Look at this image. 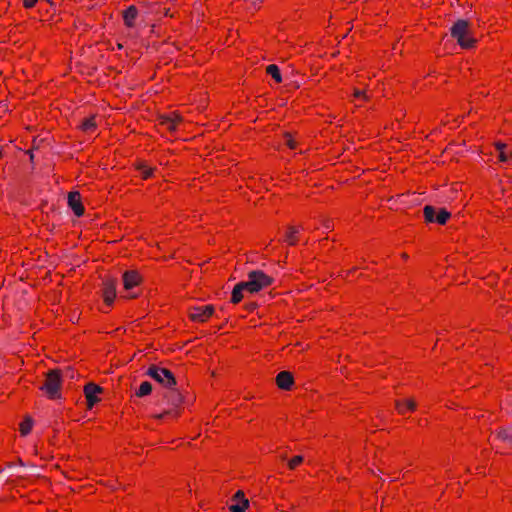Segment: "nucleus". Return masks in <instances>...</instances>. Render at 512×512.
Returning <instances> with one entry per match:
<instances>
[{
	"mask_svg": "<svg viewBox=\"0 0 512 512\" xmlns=\"http://www.w3.org/2000/svg\"><path fill=\"white\" fill-rule=\"evenodd\" d=\"M451 36L463 49H469L474 46L476 39L472 35L470 24L465 20H458L451 27Z\"/></svg>",
	"mask_w": 512,
	"mask_h": 512,
	"instance_id": "nucleus-1",
	"label": "nucleus"
},
{
	"mask_svg": "<svg viewBox=\"0 0 512 512\" xmlns=\"http://www.w3.org/2000/svg\"><path fill=\"white\" fill-rule=\"evenodd\" d=\"M62 379L59 370H50L47 372L45 381L40 389L49 399L60 398Z\"/></svg>",
	"mask_w": 512,
	"mask_h": 512,
	"instance_id": "nucleus-2",
	"label": "nucleus"
},
{
	"mask_svg": "<svg viewBox=\"0 0 512 512\" xmlns=\"http://www.w3.org/2000/svg\"><path fill=\"white\" fill-rule=\"evenodd\" d=\"M247 291L250 293L259 292L272 284V278L262 271H252L248 274L247 281H243Z\"/></svg>",
	"mask_w": 512,
	"mask_h": 512,
	"instance_id": "nucleus-3",
	"label": "nucleus"
},
{
	"mask_svg": "<svg viewBox=\"0 0 512 512\" xmlns=\"http://www.w3.org/2000/svg\"><path fill=\"white\" fill-rule=\"evenodd\" d=\"M147 375L165 387H172L176 383L172 372L166 368L151 366L147 371Z\"/></svg>",
	"mask_w": 512,
	"mask_h": 512,
	"instance_id": "nucleus-4",
	"label": "nucleus"
},
{
	"mask_svg": "<svg viewBox=\"0 0 512 512\" xmlns=\"http://www.w3.org/2000/svg\"><path fill=\"white\" fill-rule=\"evenodd\" d=\"M214 313L213 305H202L191 307L189 310V317L194 322H206Z\"/></svg>",
	"mask_w": 512,
	"mask_h": 512,
	"instance_id": "nucleus-5",
	"label": "nucleus"
},
{
	"mask_svg": "<svg viewBox=\"0 0 512 512\" xmlns=\"http://www.w3.org/2000/svg\"><path fill=\"white\" fill-rule=\"evenodd\" d=\"M182 120V116L178 112L173 111L169 114L162 115L159 124L170 132H174L180 123H182Z\"/></svg>",
	"mask_w": 512,
	"mask_h": 512,
	"instance_id": "nucleus-6",
	"label": "nucleus"
},
{
	"mask_svg": "<svg viewBox=\"0 0 512 512\" xmlns=\"http://www.w3.org/2000/svg\"><path fill=\"white\" fill-rule=\"evenodd\" d=\"M249 507V500L243 491L238 490L231 499L229 510L231 512H246Z\"/></svg>",
	"mask_w": 512,
	"mask_h": 512,
	"instance_id": "nucleus-7",
	"label": "nucleus"
},
{
	"mask_svg": "<svg viewBox=\"0 0 512 512\" xmlns=\"http://www.w3.org/2000/svg\"><path fill=\"white\" fill-rule=\"evenodd\" d=\"M102 392V389L94 384V383H88L84 387V394L87 401V406L89 409H91L96 403L100 401L98 395Z\"/></svg>",
	"mask_w": 512,
	"mask_h": 512,
	"instance_id": "nucleus-8",
	"label": "nucleus"
},
{
	"mask_svg": "<svg viewBox=\"0 0 512 512\" xmlns=\"http://www.w3.org/2000/svg\"><path fill=\"white\" fill-rule=\"evenodd\" d=\"M68 205L76 216L80 217L84 214V206L79 192L74 191L68 194Z\"/></svg>",
	"mask_w": 512,
	"mask_h": 512,
	"instance_id": "nucleus-9",
	"label": "nucleus"
},
{
	"mask_svg": "<svg viewBox=\"0 0 512 512\" xmlns=\"http://www.w3.org/2000/svg\"><path fill=\"white\" fill-rule=\"evenodd\" d=\"M276 384L279 389L289 391L294 385L293 375L289 371H282L276 376Z\"/></svg>",
	"mask_w": 512,
	"mask_h": 512,
	"instance_id": "nucleus-10",
	"label": "nucleus"
},
{
	"mask_svg": "<svg viewBox=\"0 0 512 512\" xmlns=\"http://www.w3.org/2000/svg\"><path fill=\"white\" fill-rule=\"evenodd\" d=\"M102 297L107 306H111L116 298V285L113 281H106L102 289Z\"/></svg>",
	"mask_w": 512,
	"mask_h": 512,
	"instance_id": "nucleus-11",
	"label": "nucleus"
},
{
	"mask_svg": "<svg viewBox=\"0 0 512 512\" xmlns=\"http://www.w3.org/2000/svg\"><path fill=\"white\" fill-rule=\"evenodd\" d=\"M141 275L135 271H126L123 275V285L126 290L132 289L141 283Z\"/></svg>",
	"mask_w": 512,
	"mask_h": 512,
	"instance_id": "nucleus-12",
	"label": "nucleus"
},
{
	"mask_svg": "<svg viewBox=\"0 0 512 512\" xmlns=\"http://www.w3.org/2000/svg\"><path fill=\"white\" fill-rule=\"evenodd\" d=\"M417 404L414 399H400L395 402V408L401 415L415 411Z\"/></svg>",
	"mask_w": 512,
	"mask_h": 512,
	"instance_id": "nucleus-13",
	"label": "nucleus"
},
{
	"mask_svg": "<svg viewBox=\"0 0 512 512\" xmlns=\"http://www.w3.org/2000/svg\"><path fill=\"white\" fill-rule=\"evenodd\" d=\"M495 146L499 152V156H498L499 161L508 166H511L512 165V149L509 148L506 144H503L500 142L496 143Z\"/></svg>",
	"mask_w": 512,
	"mask_h": 512,
	"instance_id": "nucleus-14",
	"label": "nucleus"
},
{
	"mask_svg": "<svg viewBox=\"0 0 512 512\" xmlns=\"http://www.w3.org/2000/svg\"><path fill=\"white\" fill-rule=\"evenodd\" d=\"M370 96L368 95L366 89L363 88H354L353 94H352V102L355 103V105H362L363 103L367 102L369 100Z\"/></svg>",
	"mask_w": 512,
	"mask_h": 512,
	"instance_id": "nucleus-15",
	"label": "nucleus"
},
{
	"mask_svg": "<svg viewBox=\"0 0 512 512\" xmlns=\"http://www.w3.org/2000/svg\"><path fill=\"white\" fill-rule=\"evenodd\" d=\"M138 11L135 6H129L123 13L124 23L128 27H133L137 18Z\"/></svg>",
	"mask_w": 512,
	"mask_h": 512,
	"instance_id": "nucleus-16",
	"label": "nucleus"
},
{
	"mask_svg": "<svg viewBox=\"0 0 512 512\" xmlns=\"http://www.w3.org/2000/svg\"><path fill=\"white\" fill-rule=\"evenodd\" d=\"M299 232H300L299 227H294V226L289 227L285 233L284 241L289 245L297 244L299 241V238H298Z\"/></svg>",
	"mask_w": 512,
	"mask_h": 512,
	"instance_id": "nucleus-17",
	"label": "nucleus"
},
{
	"mask_svg": "<svg viewBox=\"0 0 512 512\" xmlns=\"http://www.w3.org/2000/svg\"><path fill=\"white\" fill-rule=\"evenodd\" d=\"M244 291H247V288H246V285L244 284V282L238 283L232 291L231 302L234 304L241 302L244 297L243 296Z\"/></svg>",
	"mask_w": 512,
	"mask_h": 512,
	"instance_id": "nucleus-18",
	"label": "nucleus"
},
{
	"mask_svg": "<svg viewBox=\"0 0 512 512\" xmlns=\"http://www.w3.org/2000/svg\"><path fill=\"white\" fill-rule=\"evenodd\" d=\"M136 169L140 171L141 177L144 180H147V179L151 178L153 176V173H154V168L149 166L145 162H139L136 165Z\"/></svg>",
	"mask_w": 512,
	"mask_h": 512,
	"instance_id": "nucleus-19",
	"label": "nucleus"
},
{
	"mask_svg": "<svg viewBox=\"0 0 512 512\" xmlns=\"http://www.w3.org/2000/svg\"><path fill=\"white\" fill-rule=\"evenodd\" d=\"M97 123L94 116L85 119L81 124V129L87 133H93L96 131Z\"/></svg>",
	"mask_w": 512,
	"mask_h": 512,
	"instance_id": "nucleus-20",
	"label": "nucleus"
},
{
	"mask_svg": "<svg viewBox=\"0 0 512 512\" xmlns=\"http://www.w3.org/2000/svg\"><path fill=\"white\" fill-rule=\"evenodd\" d=\"M266 73L268 75H270L276 83H281L282 82V77H281V73H280V69L277 65L275 64H270L266 67Z\"/></svg>",
	"mask_w": 512,
	"mask_h": 512,
	"instance_id": "nucleus-21",
	"label": "nucleus"
},
{
	"mask_svg": "<svg viewBox=\"0 0 512 512\" xmlns=\"http://www.w3.org/2000/svg\"><path fill=\"white\" fill-rule=\"evenodd\" d=\"M151 391H152L151 384L148 381H144L140 384V386L136 392V395L139 397L147 396L151 393Z\"/></svg>",
	"mask_w": 512,
	"mask_h": 512,
	"instance_id": "nucleus-22",
	"label": "nucleus"
},
{
	"mask_svg": "<svg viewBox=\"0 0 512 512\" xmlns=\"http://www.w3.org/2000/svg\"><path fill=\"white\" fill-rule=\"evenodd\" d=\"M32 426H33V421L30 418L24 419L20 423V427H19V431H20L21 435L25 436V435L29 434L30 431L32 430Z\"/></svg>",
	"mask_w": 512,
	"mask_h": 512,
	"instance_id": "nucleus-23",
	"label": "nucleus"
},
{
	"mask_svg": "<svg viewBox=\"0 0 512 512\" xmlns=\"http://www.w3.org/2000/svg\"><path fill=\"white\" fill-rule=\"evenodd\" d=\"M423 214H424V218L426 220V222H435V218H436V211L435 209L432 207V206H425L424 209H423Z\"/></svg>",
	"mask_w": 512,
	"mask_h": 512,
	"instance_id": "nucleus-24",
	"label": "nucleus"
},
{
	"mask_svg": "<svg viewBox=\"0 0 512 512\" xmlns=\"http://www.w3.org/2000/svg\"><path fill=\"white\" fill-rule=\"evenodd\" d=\"M450 213L444 209H441L437 215H436V218H435V222H437L438 224H441V225H444L447 220L450 218Z\"/></svg>",
	"mask_w": 512,
	"mask_h": 512,
	"instance_id": "nucleus-25",
	"label": "nucleus"
},
{
	"mask_svg": "<svg viewBox=\"0 0 512 512\" xmlns=\"http://www.w3.org/2000/svg\"><path fill=\"white\" fill-rule=\"evenodd\" d=\"M497 437L512 444V431L504 429L498 432Z\"/></svg>",
	"mask_w": 512,
	"mask_h": 512,
	"instance_id": "nucleus-26",
	"label": "nucleus"
},
{
	"mask_svg": "<svg viewBox=\"0 0 512 512\" xmlns=\"http://www.w3.org/2000/svg\"><path fill=\"white\" fill-rule=\"evenodd\" d=\"M302 462H303V457L300 455H297L289 460L288 466L290 469L293 470V469L297 468Z\"/></svg>",
	"mask_w": 512,
	"mask_h": 512,
	"instance_id": "nucleus-27",
	"label": "nucleus"
},
{
	"mask_svg": "<svg viewBox=\"0 0 512 512\" xmlns=\"http://www.w3.org/2000/svg\"><path fill=\"white\" fill-rule=\"evenodd\" d=\"M285 144L291 149V150H294L297 148V142L296 140L290 135V134H286L285 135Z\"/></svg>",
	"mask_w": 512,
	"mask_h": 512,
	"instance_id": "nucleus-28",
	"label": "nucleus"
},
{
	"mask_svg": "<svg viewBox=\"0 0 512 512\" xmlns=\"http://www.w3.org/2000/svg\"><path fill=\"white\" fill-rule=\"evenodd\" d=\"M39 0H24L23 5L25 8H33Z\"/></svg>",
	"mask_w": 512,
	"mask_h": 512,
	"instance_id": "nucleus-29",
	"label": "nucleus"
},
{
	"mask_svg": "<svg viewBox=\"0 0 512 512\" xmlns=\"http://www.w3.org/2000/svg\"><path fill=\"white\" fill-rule=\"evenodd\" d=\"M402 258H403V259H407V258H408V255H407L406 253H403V254H402Z\"/></svg>",
	"mask_w": 512,
	"mask_h": 512,
	"instance_id": "nucleus-30",
	"label": "nucleus"
}]
</instances>
